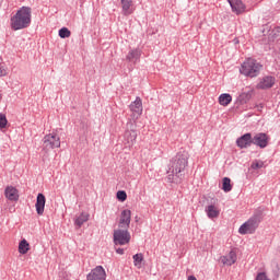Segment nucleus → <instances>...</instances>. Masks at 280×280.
I'll list each match as a JSON object with an SVG mask.
<instances>
[{
	"mask_svg": "<svg viewBox=\"0 0 280 280\" xmlns=\"http://www.w3.org/2000/svg\"><path fill=\"white\" fill-rule=\"evenodd\" d=\"M188 166L189 152L185 150L177 152L176 155L170 160L166 182L180 185V183L185 180V171Z\"/></svg>",
	"mask_w": 280,
	"mask_h": 280,
	"instance_id": "f257e3e1",
	"label": "nucleus"
},
{
	"mask_svg": "<svg viewBox=\"0 0 280 280\" xmlns=\"http://www.w3.org/2000/svg\"><path fill=\"white\" fill-rule=\"evenodd\" d=\"M32 25V8L21 7L10 19V27L13 32L27 30Z\"/></svg>",
	"mask_w": 280,
	"mask_h": 280,
	"instance_id": "f03ea898",
	"label": "nucleus"
},
{
	"mask_svg": "<svg viewBox=\"0 0 280 280\" xmlns=\"http://www.w3.org/2000/svg\"><path fill=\"white\" fill-rule=\"evenodd\" d=\"M261 63H259L256 59L248 58L245 60L241 68H240V73L242 75H246V78H257L259 73H261Z\"/></svg>",
	"mask_w": 280,
	"mask_h": 280,
	"instance_id": "7ed1b4c3",
	"label": "nucleus"
},
{
	"mask_svg": "<svg viewBox=\"0 0 280 280\" xmlns=\"http://www.w3.org/2000/svg\"><path fill=\"white\" fill-rule=\"evenodd\" d=\"M259 222H261L260 215H254L250 219H248L245 223H243L238 233L240 235H253L255 231H257L259 226Z\"/></svg>",
	"mask_w": 280,
	"mask_h": 280,
	"instance_id": "20e7f679",
	"label": "nucleus"
},
{
	"mask_svg": "<svg viewBox=\"0 0 280 280\" xmlns=\"http://www.w3.org/2000/svg\"><path fill=\"white\" fill-rule=\"evenodd\" d=\"M55 148H60V137L58 133H48L43 139V150L49 152V150H55Z\"/></svg>",
	"mask_w": 280,
	"mask_h": 280,
	"instance_id": "39448f33",
	"label": "nucleus"
},
{
	"mask_svg": "<svg viewBox=\"0 0 280 280\" xmlns=\"http://www.w3.org/2000/svg\"><path fill=\"white\" fill-rule=\"evenodd\" d=\"M114 244L118 246L130 244V233L128 232V229L118 228L114 231Z\"/></svg>",
	"mask_w": 280,
	"mask_h": 280,
	"instance_id": "423d86ee",
	"label": "nucleus"
},
{
	"mask_svg": "<svg viewBox=\"0 0 280 280\" xmlns=\"http://www.w3.org/2000/svg\"><path fill=\"white\" fill-rule=\"evenodd\" d=\"M253 145H257L261 150L268 148V143L270 141V136L264 132H258L254 137H252Z\"/></svg>",
	"mask_w": 280,
	"mask_h": 280,
	"instance_id": "0eeeda50",
	"label": "nucleus"
},
{
	"mask_svg": "<svg viewBox=\"0 0 280 280\" xmlns=\"http://www.w3.org/2000/svg\"><path fill=\"white\" fill-rule=\"evenodd\" d=\"M236 145L241 150H246L253 145V133L247 132L236 139Z\"/></svg>",
	"mask_w": 280,
	"mask_h": 280,
	"instance_id": "6e6552de",
	"label": "nucleus"
},
{
	"mask_svg": "<svg viewBox=\"0 0 280 280\" xmlns=\"http://www.w3.org/2000/svg\"><path fill=\"white\" fill-rule=\"evenodd\" d=\"M88 280H106V270L102 266H97L91 270L86 277Z\"/></svg>",
	"mask_w": 280,
	"mask_h": 280,
	"instance_id": "1a4fd4ad",
	"label": "nucleus"
},
{
	"mask_svg": "<svg viewBox=\"0 0 280 280\" xmlns=\"http://www.w3.org/2000/svg\"><path fill=\"white\" fill-rule=\"evenodd\" d=\"M228 3L236 16H240V14H244V12H246V4H244L242 0H228Z\"/></svg>",
	"mask_w": 280,
	"mask_h": 280,
	"instance_id": "9d476101",
	"label": "nucleus"
},
{
	"mask_svg": "<svg viewBox=\"0 0 280 280\" xmlns=\"http://www.w3.org/2000/svg\"><path fill=\"white\" fill-rule=\"evenodd\" d=\"M201 205L205 211H218V198L215 197H203Z\"/></svg>",
	"mask_w": 280,
	"mask_h": 280,
	"instance_id": "9b49d317",
	"label": "nucleus"
},
{
	"mask_svg": "<svg viewBox=\"0 0 280 280\" xmlns=\"http://www.w3.org/2000/svg\"><path fill=\"white\" fill-rule=\"evenodd\" d=\"M235 261H237V252L235 249H231L228 255L221 257L223 266H233Z\"/></svg>",
	"mask_w": 280,
	"mask_h": 280,
	"instance_id": "f8f14e48",
	"label": "nucleus"
},
{
	"mask_svg": "<svg viewBox=\"0 0 280 280\" xmlns=\"http://www.w3.org/2000/svg\"><path fill=\"white\" fill-rule=\"evenodd\" d=\"M126 60L127 62H133V65L139 62V60H141V49L135 48L129 50L126 56Z\"/></svg>",
	"mask_w": 280,
	"mask_h": 280,
	"instance_id": "ddd939ff",
	"label": "nucleus"
},
{
	"mask_svg": "<svg viewBox=\"0 0 280 280\" xmlns=\"http://www.w3.org/2000/svg\"><path fill=\"white\" fill-rule=\"evenodd\" d=\"M276 79L275 77L267 75L264 77L262 80L259 82L258 88L262 91H266V89H272L275 86Z\"/></svg>",
	"mask_w": 280,
	"mask_h": 280,
	"instance_id": "4468645a",
	"label": "nucleus"
},
{
	"mask_svg": "<svg viewBox=\"0 0 280 280\" xmlns=\"http://www.w3.org/2000/svg\"><path fill=\"white\" fill-rule=\"evenodd\" d=\"M252 98H253V90L243 92L236 98V104L238 106H244V104H248V102H250Z\"/></svg>",
	"mask_w": 280,
	"mask_h": 280,
	"instance_id": "2eb2a0df",
	"label": "nucleus"
},
{
	"mask_svg": "<svg viewBox=\"0 0 280 280\" xmlns=\"http://www.w3.org/2000/svg\"><path fill=\"white\" fill-rule=\"evenodd\" d=\"M4 196L8 200L16 202L19 200V190L14 186H8L4 190Z\"/></svg>",
	"mask_w": 280,
	"mask_h": 280,
	"instance_id": "dca6fc26",
	"label": "nucleus"
},
{
	"mask_svg": "<svg viewBox=\"0 0 280 280\" xmlns=\"http://www.w3.org/2000/svg\"><path fill=\"white\" fill-rule=\"evenodd\" d=\"M129 108L132 113H136L137 115H142L143 102L141 101V97H136L135 102L130 104Z\"/></svg>",
	"mask_w": 280,
	"mask_h": 280,
	"instance_id": "f3484780",
	"label": "nucleus"
},
{
	"mask_svg": "<svg viewBox=\"0 0 280 280\" xmlns=\"http://www.w3.org/2000/svg\"><path fill=\"white\" fill-rule=\"evenodd\" d=\"M130 218H131L130 211H122L120 214L118 229H128V226H130Z\"/></svg>",
	"mask_w": 280,
	"mask_h": 280,
	"instance_id": "a211bd4d",
	"label": "nucleus"
},
{
	"mask_svg": "<svg viewBox=\"0 0 280 280\" xmlns=\"http://www.w3.org/2000/svg\"><path fill=\"white\" fill-rule=\"evenodd\" d=\"M125 141L128 143L129 148L135 145L137 141V131L136 130H126L125 131Z\"/></svg>",
	"mask_w": 280,
	"mask_h": 280,
	"instance_id": "6ab92c4d",
	"label": "nucleus"
},
{
	"mask_svg": "<svg viewBox=\"0 0 280 280\" xmlns=\"http://www.w3.org/2000/svg\"><path fill=\"white\" fill-rule=\"evenodd\" d=\"M124 16L132 14V0H120Z\"/></svg>",
	"mask_w": 280,
	"mask_h": 280,
	"instance_id": "aec40b11",
	"label": "nucleus"
},
{
	"mask_svg": "<svg viewBox=\"0 0 280 280\" xmlns=\"http://www.w3.org/2000/svg\"><path fill=\"white\" fill-rule=\"evenodd\" d=\"M45 202H47V199L45 198V195L43 192H39L37 195V200L35 203L36 211H45Z\"/></svg>",
	"mask_w": 280,
	"mask_h": 280,
	"instance_id": "412c9836",
	"label": "nucleus"
},
{
	"mask_svg": "<svg viewBox=\"0 0 280 280\" xmlns=\"http://www.w3.org/2000/svg\"><path fill=\"white\" fill-rule=\"evenodd\" d=\"M231 102H233V96H231L229 93H223L219 96V104L221 106H229Z\"/></svg>",
	"mask_w": 280,
	"mask_h": 280,
	"instance_id": "4be33fe9",
	"label": "nucleus"
},
{
	"mask_svg": "<svg viewBox=\"0 0 280 280\" xmlns=\"http://www.w3.org/2000/svg\"><path fill=\"white\" fill-rule=\"evenodd\" d=\"M19 253L20 255H27L30 253V243L27 240L23 238L19 244Z\"/></svg>",
	"mask_w": 280,
	"mask_h": 280,
	"instance_id": "5701e85b",
	"label": "nucleus"
},
{
	"mask_svg": "<svg viewBox=\"0 0 280 280\" xmlns=\"http://www.w3.org/2000/svg\"><path fill=\"white\" fill-rule=\"evenodd\" d=\"M84 222H89V212H81L77 215L75 224L77 226H82Z\"/></svg>",
	"mask_w": 280,
	"mask_h": 280,
	"instance_id": "b1692460",
	"label": "nucleus"
},
{
	"mask_svg": "<svg viewBox=\"0 0 280 280\" xmlns=\"http://www.w3.org/2000/svg\"><path fill=\"white\" fill-rule=\"evenodd\" d=\"M222 189L225 191V194H229V191H232L233 185L231 184V178L224 177L222 179Z\"/></svg>",
	"mask_w": 280,
	"mask_h": 280,
	"instance_id": "393cba45",
	"label": "nucleus"
},
{
	"mask_svg": "<svg viewBox=\"0 0 280 280\" xmlns=\"http://www.w3.org/2000/svg\"><path fill=\"white\" fill-rule=\"evenodd\" d=\"M143 264V254H136L133 255V265L136 268L141 269Z\"/></svg>",
	"mask_w": 280,
	"mask_h": 280,
	"instance_id": "a878e982",
	"label": "nucleus"
},
{
	"mask_svg": "<svg viewBox=\"0 0 280 280\" xmlns=\"http://www.w3.org/2000/svg\"><path fill=\"white\" fill-rule=\"evenodd\" d=\"M8 75V66L3 62V58H0V78Z\"/></svg>",
	"mask_w": 280,
	"mask_h": 280,
	"instance_id": "bb28decb",
	"label": "nucleus"
},
{
	"mask_svg": "<svg viewBox=\"0 0 280 280\" xmlns=\"http://www.w3.org/2000/svg\"><path fill=\"white\" fill-rule=\"evenodd\" d=\"M116 198L119 202H126V200H128V194H126V190H118Z\"/></svg>",
	"mask_w": 280,
	"mask_h": 280,
	"instance_id": "cd10ccee",
	"label": "nucleus"
},
{
	"mask_svg": "<svg viewBox=\"0 0 280 280\" xmlns=\"http://www.w3.org/2000/svg\"><path fill=\"white\" fill-rule=\"evenodd\" d=\"M59 36L61 38H69L71 36V31H69L67 27H62L59 30Z\"/></svg>",
	"mask_w": 280,
	"mask_h": 280,
	"instance_id": "c85d7f7f",
	"label": "nucleus"
},
{
	"mask_svg": "<svg viewBox=\"0 0 280 280\" xmlns=\"http://www.w3.org/2000/svg\"><path fill=\"white\" fill-rule=\"evenodd\" d=\"M4 128H8V117H5V114H0V130Z\"/></svg>",
	"mask_w": 280,
	"mask_h": 280,
	"instance_id": "c756f323",
	"label": "nucleus"
},
{
	"mask_svg": "<svg viewBox=\"0 0 280 280\" xmlns=\"http://www.w3.org/2000/svg\"><path fill=\"white\" fill-rule=\"evenodd\" d=\"M252 170H261L264 167V161H253L250 165Z\"/></svg>",
	"mask_w": 280,
	"mask_h": 280,
	"instance_id": "7c9ffc66",
	"label": "nucleus"
},
{
	"mask_svg": "<svg viewBox=\"0 0 280 280\" xmlns=\"http://www.w3.org/2000/svg\"><path fill=\"white\" fill-rule=\"evenodd\" d=\"M207 215H208V218H210V220H215V218H218L220 215V212H218V211H208Z\"/></svg>",
	"mask_w": 280,
	"mask_h": 280,
	"instance_id": "2f4dec72",
	"label": "nucleus"
},
{
	"mask_svg": "<svg viewBox=\"0 0 280 280\" xmlns=\"http://www.w3.org/2000/svg\"><path fill=\"white\" fill-rule=\"evenodd\" d=\"M255 280H270L266 272H258Z\"/></svg>",
	"mask_w": 280,
	"mask_h": 280,
	"instance_id": "473e14b6",
	"label": "nucleus"
},
{
	"mask_svg": "<svg viewBox=\"0 0 280 280\" xmlns=\"http://www.w3.org/2000/svg\"><path fill=\"white\" fill-rule=\"evenodd\" d=\"M272 33H273V36H280V26H276V27L272 30Z\"/></svg>",
	"mask_w": 280,
	"mask_h": 280,
	"instance_id": "72a5a7b5",
	"label": "nucleus"
},
{
	"mask_svg": "<svg viewBox=\"0 0 280 280\" xmlns=\"http://www.w3.org/2000/svg\"><path fill=\"white\" fill-rule=\"evenodd\" d=\"M256 108L258 113H261V110H264V103L256 105Z\"/></svg>",
	"mask_w": 280,
	"mask_h": 280,
	"instance_id": "f704fd0d",
	"label": "nucleus"
},
{
	"mask_svg": "<svg viewBox=\"0 0 280 280\" xmlns=\"http://www.w3.org/2000/svg\"><path fill=\"white\" fill-rule=\"evenodd\" d=\"M116 253H117L118 255H124V248H118V249H116Z\"/></svg>",
	"mask_w": 280,
	"mask_h": 280,
	"instance_id": "c9c22d12",
	"label": "nucleus"
},
{
	"mask_svg": "<svg viewBox=\"0 0 280 280\" xmlns=\"http://www.w3.org/2000/svg\"><path fill=\"white\" fill-rule=\"evenodd\" d=\"M38 215H43V211H37Z\"/></svg>",
	"mask_w": 280,
	"mask_h": 280,
	"instance_id": "e433bc0d",
	"label": "nucleus"
},
{
	"mask_svg": "<svg viewBox=\"0 0 280 280\" xmlns=\"http://www.w3.org/2000/svg\"><path fill=\"white\" fill-rule=\"evenodd\" d=\"M235 40V44L240 43V39H234Z\"/></svg>",
	"mask_w": 280,
	"mask_h": 280,
	"instance_id": "4c0bfd02",
	"label": "nucleus"
},
{
	"mask_svg": "<svg viewBox=\"0 0 280 280\" xmlns=\"http://www.w3.org/2000/svg\"><path fill=\"white\" fill-rule=\"evenodd\" d=\"M0 3H3V0H0Z\"/></svg>",
	"mask_w": 280,
	"mask_h": 280,
	"instance_id": "58836bf2",
	"label": "nucleus"
}]
</instances>
